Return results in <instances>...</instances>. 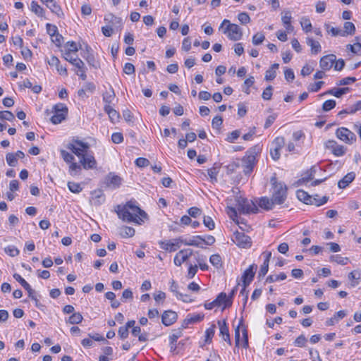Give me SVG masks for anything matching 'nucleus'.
Wrapping results in <instances>:
<instances>
[{"instance_id": "55", "label": "nucleus", "mask_w": 361, "mask_h": 361, "mask_svg": "<svg viewBox=\"0 0 361 361\" xmlns=\"http://www.w3.org/2000/svg\"><path fill=\"white\" fill-rule=\"evenodd\" d=\"M78 68V71L75 72V73L82 80H85L87 79V74H86V71H87V68L84 63V62L82 61V66H81V68Z\"/></svg>"}, {"instance_id": "59", "label": "nucleus", "mask_w": 361, "mask_h": 361, "mask_svg": "<svg viewBox=\"0 0 361 361\" xmlns=\"http://www.w3.org/2000/svg\"><path fill=\"white\" fill-rule=\"evenodd\" d=\"M240 135V131L238 130H233L228 135L226 140L229 142H233Z\"/></svg>"}, {"instance_id": "1", "label": "nucleus", "mask_w": 361, "mask_h": 361, "mask_svg": "<svg viewBox=\"0 0 361 361\" xmlns=\"http://www.w3.org/2000/svg\"><path fill=\"white\" fill-rule=\"evenodd\" d=\"M232 192L235 194L234 202L235 207L227 206L226 212L233 220L238 217L237 210L242 214L257 213L258 208L254 202L243 197L238 188H233Z\"/></svg>"}, {"instance_id": "49", "label": "nucleus", "mask_w": 361, "mask_h": 361, "mask_svg": "<svg viewBox=\"0 0 361 361\" xmlns=\"http://www.w3.org/2000/svg\"><path fill=\"white\" fill-rule=\"evenodd\" d=\"M265 37L264 35L262 32H257L252 37V43L255 45H259L263 42Z\"/></svg>"}, {"instance_id": "50", "label": "nucleus", "mask_w": 361, "mask_h": 361, "mask_svg": "<svg viewBox=\"0 0 361 361\" xmlns=\"http://www.w3.org/2000/svg\"><path fill=\"white\" fill-rule=\"evenodd\" d=\"M68 189L73 193H79L82 190V187L79 183L74 182L68 183Z\"/></svg>"}, {"instance_id": "38", "label": "nucleus", "mask_w": 361, "mask_h": 361, "mask_svg": "<svg viewBox=\"0 0 361 361\" xmlns=\"http://www.w3.org/2000/svg\"><path fill=\"white\" fill-rule=\"evenodd\" d=\"M324 27L327 31L328 33H331L332 36L336 37V36H342L343 37V32L342 30L338 27H331L329 24H325Z\"/></svg>"}, {"instance_id": "21", "label": "nucleus", "mask_w": 361, "mask_h": 361, "mask_svg": "<svg viewBox=\"0 0 361 361\" xmlns=\"http://www.w3.org/2000/svg\"><path fill=\"white\" fill-rule=\"evenodd\" d=\"M106 184L112 188H118L121 183V178L114 173H110L106 178Z\"/></svg>"}, {"instance_id": "40", "label": "nucleus", "mask_w": 361, "mask_h": 361, "mask_svg": "<svg viewBox=\"0 0 361 361\" xmlns=\"http://www.w3.org/2000/svg\"><path fill=\"white\" fill-rule=\"evenodd\" d=\"M331 262H335L337 264L341 265H345L348 264L349 259L348 257H343L340 255H331L330 257Z\"/></svg>"}, {"instance_id": "3", "label": "nucleus", "mask_w": 361, "mask_h": 361, "mask_svg": "<svg viewBox=\"0 0 361 361\" xmlns=\"http://www.w3.org/2000/svg\"><path fill=\"white\" fill-rule=\"evenodd\" d=\"M271 187V198L276 204H282L287 198V187L282 183L279 182L274 174L270 180Z\"/></svg>"}, {"instance_id": "34", "label": "nucleus", "mask_w": 361, "mask_h": 361, "mask_svg": "<svg viewBox=\"0 0 361 361\" xmlns=\"http://www.w3.org/2000/svg\"><path fill=\"white\" fill-rule=\"evenodd\" d=\"M135 231L133 228L130 226H123L121 229V235L123 238H130L135 235Z\"/></svg>"}, {"instance_id": "60", "label": "nucleus", "mask_w": 361, "mask_h": 361, "mask_svg": "<svg viewBox=\"0 0 361 361\" xmlns=\"http://www.w3.org/2000/svg\"><path fill=\"white\" fill-rule=\"evenodd\" d=\"M188 213L190 216H192L193 218H197L201 215L202 211L198 207H193L190 208L188 210Z\"/></svg>"}, {"instance_id": "28", "label": "nucleus", "mask_w": 361, "mask_h": 361, "mask_svg": "<svg viewBox=\"0 0 361 361\" xmlns=\"http://www.w3.org/2000/svg\"><path fill=\"white\" fill-rule=\"evenodd\" d=\"M306 42L307 45L311 47L312 54H317L321 51L322 47L319 42L315 41L311 37H307Z\"/></svg>"}, {"instance_id": "64", "label": "nucleus", "mask_w": 361, "mask_h": 361, "mask_svg": "<svg viewBox=\"0 0 361 361\" xmlns=\"http://www.w3.org/2000/svg\"><path fill=\"white\" fill-rule=\"evenodd\" d=\"M307 343V338L304 335L299 336L294 342L295 345L298 347H304Z\"/></svg>"}, {"instance_id": "53", "label": "nucleus", "mask_w": 361, "mask_h": 361, "mask_svg": "<svg viewBox=\"0 0 361 361\" xmlns=\"http://www.w3.org/2000/svg\"><path fill=\"white\" fill-rule=\"evenodd\" d=\"M203 224L209 230H213L215 228V224L210 216H204L203 218Z\"/></svg>"}, {"instance_id": "25", "label": "nucleus", "mask_w": 361, "mask_h": 361, "mask_svg": "<svg viewBox=\"0 0 361 361\" xmlns=\"http://www.w3.org/2000/svg\"><path fill=\"white\" fill-rule=\"evenodd\" d=\"M355 174L353 172L347 173L341 180L338 183V186L340 188H345L354 179Z\"/></svg>"}, {"instance_id": "2", "label": "nucleus", "mask_w": 361, "mask_h": 361, "mask_svg": "<svg viewBox=\"0 0 361 361\" xmlns=\"http://www.w3.org/2000/svg\"><path fill=\"white\" fill-rule=\"evenodd\" d=\"M116 212L120 219L126 222L142 224L147 218V214L134 202H128L123 206H117Z\"/></svg>"}, {"instance_id": "22", "label": "nucleus", "mask_w": 361, "mask_h": 361, "mask_svg": "<svg viewBox=\"0 0 361 361\" xmlns=\"http://www.w3.org/2000/svg\"><path fill=\"white\" fill-rule=\"evenodd\" d=\"M258 204L262 209L266 210H271L274 208L276 203L273 201L271 197L269 198L268 197H262L259 200Z\"/></svg>"}, {"instance_id": "4", "label": "nucleus", "mask_w": 361, "mask_h": 361, "mask_svg": "<svg viewBox=\"0 0 361 361\" xmlns=\"http://www.w3.org/2000/svg\"><path fill=\"white\" fill-rule=\"evenodd\" d=\"M297 197L299 200L307 204H315L321 206L325 204L328 200V197L324 196L322 199H318L319 195H316L314 197L310 196L307 192L302 190H298L296 192Z\"/></svg>"}, {"instance_id": "32", "label": "nucleus", "mask_w": 361, "mask_h": 361, "mask_svg": "<svg viewBox=\"0 0 361 361\" xmlns=\"http://www.w3.org/2000/svg\"><path fill=\"white\" fill-rule=\"evenodd\" d=\"M355 32V26L351 22H345L343 25V30H342L343 37H346L348 35H353Z\"/></svg>"}, {"instance_id": "14", "label": "nucleus", "mask_w": 361, "mask_h": 361, "mask_svg": "<svg viewBox=\"0 0 361 361\" xmlns=\"http://www.w3.org/2000/svg\"><path fill=\"white\" fill-rule=\"evenodd\" d=\"M193 252L191 249H183L180 250L174 257V264L180 267L183 262H186L192 255Z\"/></svg>"}, {"instance_id": "27", "label": "nucleus", "mask_w": 361, "mask_h": 361, "mask_svg": "<svg viewBox=\"0 0 361 361\" xmlns=\"http://www.w3.org/2000/svg\"><path fill=\"white\" fill-rule=\"evenodd\" d=\"M346 312L345 310H340L337 312L333 317L329 319L326 322V326H334L338 322L339 319L344 318L346 316Z\"/></svg>"}, {"instance_id": "5", "label": "nucleus", "mask_w": 361, "mask_h": 361, "mask_svg": "<svg viewBox=\"0 0 361 361\" xmlns=\"http://www.w3.org/2000/svg\"><path fill=\"white\" fill-rule=\"evenodd\" d=\"M226 24L227 26L224 28V33L227 34L231 40L238 41L243 36L240 27L236 24L230 23V21L226 19L223 20L221 27H223Z\"/></svg>"}, {"instance_id": "61", "label": "nucleus", "mask_w": 361, "mask_h": 361, "mask_svg": "<svg viewBox=\"0 0 361 361\" xmlns=\"http://www.w3.org/2000/svg\"><path fill=\"white\" fill-rule=\"evenodd\" d=\"M238 19L242 24H247L250 21L249 15L245 12L239 13L238 16Z\"/></svg>"}, {"instance_id": "44", "label": "nucleus", "mask_w": 361, "mask_h": 361, "mask_svg": "<svg viewBox=\"0 0 361 361\" xmlns=\"http://www.w3.org/2000/svg\"><path fill=\"white\" fill-rule=\"evenodd\" d=\"M114 97L115 94L113 89H111L109 92H106L103 94V100L106 104H111L113 100L114 99Z\"/></svg>"}, {"instance_id": "16", "label": "nucleus", "mask_w": 361, "mask_h": 361, "mask_svg": "<svg viewBox=\"0 0 361 361\" xmlns=\"http://www.w3.org/2000/svg\"><path fill=\"white\" fill-rule=\"evenodd\" d=\"M335 62L336 56L334 54H329L321 58L319 66L323 71H329L333 67Z\"/></svg>"}, {"instance_id": "11", "label": "nucleus", "mask_w": 361, "mask_h": 361, "mask_svg": "<svg viewBox=\"0 0 361 361\" xmlns=\"http://www.w3.org/2000/svg\"><path fill=\"white\" fill-rule=\"evenodd\" d=\"M284 138L283 137H277L273 142L274 148L270 150L271 158L276 161L280 158V150L284 146Z\"/></svg>"}, {"instance_id": "48", "label": "nucleus", "mask_w": 361, "mask_h": 361, "mask_svg": "<svg viewBox=\"0 0 361 361\" xmlns=\"http://www.w3.org/2000/svg\"><path fill=\"white\" fill-rule=\"evenodd\" d=\"M141 332V329L140 326H134L132 329V334L134 336H138V339L140 341H145L147 338L145 335L140 334Z\"/></svg>"}, {"instance_id": "12", "label": "nucleus", "mask_w": 361, "mask_h": 361, "mask_svg": "<svg viewBox=\"0 0 361 361\" xmlns=\"http://www.w3.org/2000/svg\"><path fill=\"white\" fill-rule=\"evenodd\" d=\"M257 266L255 264H251L243 274V286L247 287L252 281Z\"/></svg>"}, {"instance_id": "17", "label": "nucleus", "mask_w": 361, "mask_h": 361, "mask_svg": "<svg viewBox=\"0 0 361 361\" xmlns=\"http://www.w3.org/2000/svg\"><path fill=\"white\" fill-rule=\"evenodd\" d=\"M47 63L51 66H55L57 72L61 75H68V71L66 66H63L60 63L59 59L55 56H51L50 59L47 60Z\"/></svg>"}, {"instance_id": "15", "label": "nucleus", "mask_w": 361, "mask_h": 361, "mask_svg": "<svg viewBox=\"0 0 361 361\" xmlns=\"http://www.w3.org/2000/svg\"><path fill=\"white\" fill-rule=\"evenodd\" d=\"M80 162L85 169H93L97 166V161L94 156L87 152L80 157Z\"/></svg>"}, {"instance_id": "63", "label": "nucleus", "mask_w": 361, "mask_h": 361, "mask_svg": "<svg viewBox=\"0 0 361 361\" xmlns=\"http://www.w3.org/2000/svg\"><path fill=\"white\" fill-rule=\"evenodd\" d=\"M272 86L271 85H269L262 92V98L264 99V100H269L271 99V96H272Z\"/></svg>"}, {"instance_id": "6", "label": "nucleus", "mask_w": 361, "mask_h": 361, "mask_svg": "<svg viewBox=\"0 0 361 361\" xmlns=\"http://www.w3.org/2000/svg\"><path fill=\"white\" fill-rule=\"evenodd\" d=\"M256 152L248 151L242 159L243 172L245 175H250L254 169L256 164Z\"/></svg>"}, {"instance_id": "47", "label": "nucleus", "mask_w": 361, "mask_h": 361, "mask_svg": "<svg viewBox=\"0 0 361 361\" xmlns=\"http://www.w3.org/2000/svg\"><path fill=\"white\" fill-rule=\"evenodd\" d=\"M6 159L8 164L11 166H16L18 164V160L14 153H8L6 156Z\"/></svg>"}, {"instance_id": "24", "label": "nucleus", "mask_w": 361, "mask_h": 361, "mask_svg": "<svg viewBox=\"0 0 361 361\" xmlns=\"http://www.w3.org/2000/svg\"><path fill=\"white\" fill-rule=\"evenodd\" d=\"M216 302H217V305H219V307L221 305H224V307L223 309H225L226 307H230L232 304V301L230 298H228L226 295V294L224 292L219 293L216 298L215 299Z\"/></svg>"}, {"instance_id": "46", "label": "nucleus", "mask_w": 361, "mask_h": 361, "mask_svg": "<svg viewBox=\"0 0 361 361\" xmlns=\"http://www.w3.org/2000/svg\"><path fill=\"white\" fill-rule=\"evenodd\" d=\"M336 106V101L334 99H329L324 102L322 109L324 111H329Z\"/></svg>"}, {"instance_id": "30", "label": "nucleus", "mask_w": 361, "mask_h": 361, "mask_svg": "<svg viewBox=\"0 0 361 361\" xmlns=\"http://www.w3.org/2000/svg\"><path fill=\"white\" fill-rule=\"evenodd\" d=\"M279 63L272 64L271 68L266 71L264 79L267 81L273 80L276 76V70L279 68Z\"/></svg>"}, {"instance_id": "18", "label": "nucleus", "mask_w": 361, "mask_h": 361, "mask_svg": "<svg viewBox=\"0 0 361 361\" xmlns=\"http://www.w3.org/2000/svg\"><path fill=\"white\" fill-rule=\"evenodd\" d=\"M178 315L176 312L172 310L164 311L161 316L163 324L168 326L173 324L177 320Z\"/></svg>"}, {"instance_id": "13", "label": "nucleus", "mask_w": 361, "mask_h": 361, "mask_svg": "<svg viewBox=\"0 0 361 361\" xmlns=\"http://www.w3.org/2000/svg\"><path fill=\"white\" fill-rule=\"evenodd\" d=\"M234 235V242L237 244V245L243 248L250 247L251 246V238L248 235L241 232H236Z\"/></svg>"}, {"instance_id": "29", "label": "nucleus", "mask_w": 361, "mask_h": 361, "mask_svg": "<svg viewBox=\"0 0 361 361\" xmlns=\"http://www.w3.org/2000/svg\"><path fill=\"white\" fill-rule=\"evenodd\" d=\"M64 59L75 68H80V66H82V61L78 57H73L71 54V51H66L65 53Z\"/></svg>"}, {"instance_id": "37", "label": "nucleus", "mask_w": 361, "mask_h": 361, "mask_svg": "<svg viewBox=\"0 0 361 361\" xmlns=\"http://www.w3.org/2000/svg\"><path fill=\"white\" fill-rule=\"evenodd\" d=\"M203 316H201L200 314L192 316L188 315L184 320V323L185 325L195 324L196 322L202 321L203 319Z\"/></svg>"}, {"instance_id": "8", "label": "nucleus", "mask_w": 361, "mask_h": 361, "mask_svg": "<svg viewBox=\"0 0 361 361\" xmlns=\"http://www.w3.org/2000/svg\"><path fill=\"white\" fill-rule=\"evenodd\" d=\"M89 147V144L87 142H84L80 140H75L73 143H71L68 145V149L80 158L85 152H87Z\"/></svg>"}, {"instance_id": "52", "label": "nucleus", "mask_w": 361, "mask_h": 361, "mask_svg": "<svg viewBox=\"0 0 361 361\" xmlns=\"http://www.w3.org/2000/svg\"><path fill=\"white\" fill-rule=\"evenodd\" d=\"M292 16L289 11H284L282 12L281 20L283 25L291 23Z\"/></svg>"}, {"instance_id": "20", "label": "nucleus", "mask_w": 361, "mask_h": 361, "mask_svg": "<svg viewBox=\"0 0 361 361\" xmlns=\"http://www.w3.org/2000/svg\"><path fill=\"white\" fill-rule=\"evenodd\" d=\"M218 324L220 329V334L222 336L223 339L231 345V343L228 332V327L227 326L226 321H218Z\"/></svg>"}, {"instance_id": "26", "label": "nucleus", "mask_w": 361, "mask_h": 361, "mask_svg": "<svg viewBox=\"0 0 361 361\" xmlns=\"http://www.w3.org/2000/svg\"><path fill=\"white\" fill-rule=\"evenodd\" d=\"M13 278L27 291L29 296L34 293L35 291L32 289L30 285L20 274H14Z\"/></svg>"}, {"instance_id": "51", "label": "nucleus", "mask_w": 361, "mask_h": 361, "mask_svg": "<svg viewBox=\"0 0 361 361\" xmlns=\"http://www.w3.org/2000/svg\"><path fill=\"white\" fill-rule=\"evenodd\" d=\"M4 251L6 254L10 255L11 257H16V256L18 255V254H19L18 249L13 245H9V246L5 247Z\"/></svg>"}, {"instance_id": "62", "label": "nucleus", "mask_w": 361, "mask_h": 361, "mask_svg": "<svg viewBox=\"0 0 361 361\" xmlns=\"http://www.w3.org/2000/svg\"><path fill=\"white\" fill-rule=\"evenodd\" d=\"M104 20L108 21L112 23H121V19L118 17L115 16L114 15L109 13L104 17Z\"/></svg>"}, {"instance_id": "23", "label": "nucleus", "mask_w": 361, "mask_h": 361, "mask_svg": "<svg viewBox=\"0 0 361 361\" xmlns=\"http://www.w3.org/2000/svg\"><path fill=\"white\" fill-rule=\"evenodd\" d=\"M203 240H204V238H202L201 235H196L194 236L192 239L189 240H184L183 239V244L185 245H190V246H195L198 247L203 248L202 243Z\"/></svg>"}, {"instance_id": "33", "label": "nucleus", "mask_w": 361, "mask_h": 361, "mask_svg": "<svg viewBox=\"0 0 361 361\" xmlns=\"http://www.w3.org/2000/svg\"><path fill=\"white\" fill-rule=\"evenodd\" d=\"M349 92L348 87H343V88H333L331 90H329L324 94H331L335 96L336 97H341L343 94H346Z\"/></svg>"}, {"instance_id": "36", "label": "nucleus", "mask_w": 361, "mask_h": 361, "mask_svg": "<svg viewBox=\"0 0 361 361\" xmlns=\"http://www.w3.org/2000/svg\"><path fill=\"white\" fill-rule=\"evenodd\" d=\"M83 317L80 312H74L69 317L68 322L71 324H78L82 322Z\"/></svg>"}, {"instance_id": "41", "label": "nucleus", "mask_w": 361, "mask_h": 361, "mask_svg": "<svg viewBox=\"0 0 361 361\" xmlns=\"http://www.w3.org/2000/svg\"><path fill=\"white\" fill-rule=\"evenodd\" d=\"M300 25H301V27L302 28V30L305 32H309L311 31L312 30V23L310 20L309 18H306V17H303L301 18V20H300Z\"/></svg>"}, {"instance_id": "31", "label": "nucleus", "mask_w": 361, "mask_h": 361, "mask_svg": "<svg viewBox=\"0 0 361 361\" xmlns=\"http://www.w3.org/2000/svg\"><path fill=\"white\" fill-rule=\"evenodd\" d=\"M52 13H55L58 17L62 18L64 14L59 5H58L54 0H52L51 3H49L47 6Z\"/></svg>"}, {"instance_id": "35", "label": "nucleus", "mask_w": 361, "mask_h": 361, "mask_svg": "<svg viewBox=\"0 0 361 361\" xmlns=\"http://www.w3.org/2000/svg\"><path fill=\"white\" fill-rule=\"evenodd\" d=\"M31 11L37 16L42 17L44 14V9L37 4V2L32 1L30 4Z\"/></svg>"}, {"instance_id": "54", "label": "nucleus", "mask_w": 361, "mask_h": 361, "mask_svg": "<svg viewBox=\"0 0 361 361\" xmlns=\"http://www.w3.org/2000/svg\"><path fill=\"white\" fill-rule=\"evenodd\" d=\"M209 262L216 267L221 265V258L219 255H212L209 258Z\"/></svg>"}, {"instance_id": "42", "label": "nucleus", "mask_w": 361, "mask_h": 361, "mask_svg": "<svg viewBox=\"0 0 361 361\" xmlns=\"http://www.w3.org/2000/svg\"><path fill=\"white\" fill-rule=\"evenodd\" d=\"M216 326L212 324L209 328L207 329L205 331V342L209 343L212 341L214 334H215Z\"/></svg>"}, {"instance_id": "58", "label": "nucleus", "mask_w": 361, "mask_h": 361, "mask_svg": "<svg viewBox=\"0 0 361 361\" xmlns=\"http://www.w3.org/2000/svg\"><path fill=\"white\" fill-rule=\"evenodd\" d=\"M61 155L63 160L67 163H71L75 159L73 155L63 149L61 150Z\"/></svg>"}, {"instance_id": "9", "label": "nucleus", "mask_w": 361, "mask_h": 361, "mask_svg": "<svg viewBox=\"0 0 361 361\" xmlns=\"http://www.w3.org/2000/svg\"><path fill=\"white\" fill-rule=\"evenodd\" d=\"M183 238L181 237L172 239L171 240H162L159 243L160 247L168 252H175L180 248L183 244Z\"/></svg>"}, {"instance_id": "19", "label": "nucleus", "mask_w": 361, "mask_h": 361, "mask_svg": "<svg viewBox=\"0 0 361 361\" xmlns=\"http://www.w3.org/2000/svg\"><path fill=\"white\" fill-rule=\"evenodd\" d=\"M90 202L94 206H99L105 201V195L100 190H94L91 193Z\"/></svg>"}, {"instance_id": "39", "label": "nucleus", "mask_w": 361, "mask_h": 361, "mask_svg": "<svg viewBox=\"0 0 361 361\" xmlns=\"http://www.w3.org/2000/svg\"><path fill=\"white\" fill-rule=\"evenodd\" d=\"M287 276L285 273L281 272L278 275H269L266 279L267 283H274L275 281H279V280H285L286 279Z\"/></svg>"}, {"instance_id": "10", "label": "nucleus", "mask_w": 361, "mask_h": 361, "mask_svg": "<svg viewBox=\"0 0 361 361\" xmlns=\"http://www.w3.org/2000/svg\"><path fill=\"white\" fill-rule=\"evenodd\" d=\"M336 135L339 140L346 143H352L356 139V136L353 132L343 127L338 128Z\"/></svg>"}, {"instance_id": "7", "label": "nucleus", "mask_w": 361, "mask_h": 361, "mask_svg": "<svg viewBox=\"0 0 361 361\" xmlns=\"http://www.w3.org/2000/svg\"><path fill=\"white\" fill-rule=\"evenodd\" d=\"M54 115L51 117L50 120L54 124H59L66 118L68 113L67 106L61 103L57 104L54 106Z\"/></svg>"}, {"instance_id": "43", "label": "nucleus", "mask_w": 361, "mask_h": 361, "mask_svg": "<svg viewBox=\"0 0 361 361\" xmlns=\"http://www.w3.org/2000/svg\"><path fill=\"white\" fill-rule=\"evenodd\" d=\"M254 83L255 78L253 76H250L247 78L244 82L243 92L249 94L250 92V87L253 85Z\"/></svg>"}, {"instance_id": "56", "label": "nucleus", "mask_w": 361, "mask_h": 361, "mask_svg": "<svg viewBox=\"0 0 361 361\" xmlns=\"http://www.w3.org/2000/svg\"><path fill=\"white\" fill-rule=\"evenodd\" d=\"M347 50L350 51L353 54H358L361 52V44L360 43H355L354 44H348L346 46Z\"/></svg>"}, {"instance_id": "57", "label": "nucleus", "mask_w": 361, "mask_h": 361, "mask_svg": "<svg viewBox=\"0 0 361 361\" xmlns=\"http://www.w3.org/2000/svg\"><path fill=\"white\" fill-rule=\"evenodd\" d=\"M46 28L47 33L51 37H54L58 32V28L56 25H51L50 23H47L46 25Z\"/></svg>"}, {"instance_id": "45", "label": "nucleus", "mask_w": 361, "mask_h": 361, "mask_svg": "<svg viewBox=\"0 0 361 361\" xmlns=\"http://www.w3.org/2000/svg\"><path fill=\"white\" fill-rule=\"evenodd\" d=\"M0 119L13 121L15 119V116L13 113L9 111H1Z\"/></svg>"}]
</instances>
